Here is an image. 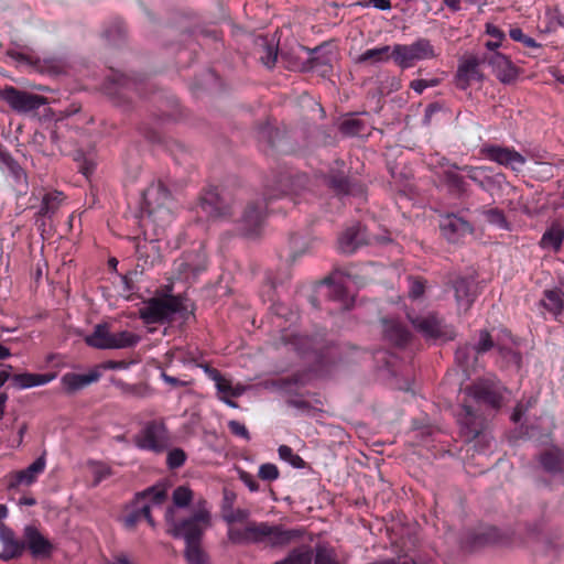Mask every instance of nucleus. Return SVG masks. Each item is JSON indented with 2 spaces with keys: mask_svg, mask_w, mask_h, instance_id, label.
<instances>
[{
  "mask_svg": "<svg viewBox=\"0 0 564 564\" xmlns=\"http://www.w3.org/2000/svg\"><path fill=\"white\" fill-rule=\"evenodd\" d=\"M304 534L302 529H286L267 521H251L243 528H229L227 535L235 544H257L263 549H284Z\"/></svg>",
  "mask_w": 564,
  "mask_h": 564,
  "instance_id": "nucleus-1",
  "label": "nucleus"
},
{
  "mask_svg": "<svg viewBox=\"0 0 564 564\" xmlns=\"http://www.w3.org/2000/svg\"><path fill=\"white\" fill-rule=\"evenodd\" d=\"M173 199L167 188L161 183H154L143 193V213L141 224L148 230L152 227L158 238L161 231L173 220Z\"/></svg>",
  "mask_w": 564,
  "mask_h": 564,
  "instance_id": "nucleus-2",
  "label": "nucleus"
},
{
  "mask_svg": "<svg viewBox=\"0 0 564 564\" xmlns=\"http://www.w3.org/2000/svg\"><path fill=\"white\" fill-rule=\"evenodd\" d=\"M174 513L173 507L165 512V520L170 527L169 533L175 539L184 540L185 550L200 546L203 534L210 527L209 511L200 507L191 517L182 520H176Z\"/></svg>",
  "mask_w": 564,
  "mask_h": 564,
  "instance_id": "nucleus-3",
  "label": "nucleus"
},
{
  "mask_svg": "<svg viewBox=\"0 0 564 564\" xmlns=\"http://www.w3.org/2000/svg\"><path fill=\"white\" fill-rule=\"evenodd\" d=\"M141 337L129 330L111 333L107 324H97L91 334L85 337V343L96 349H124L139 344Z\"/></svg>",
  "mask_w": 564,
  "mask_h": 564,
  "instance_id": "nucleus-4",
  "label": "nucleus"
},
{
  "mask_svg": "<svg viewBox=\"0 0 564 564\" xmlns=\"http://www.w3.org/2000/svg\"><path fill=\"white\" fill-rule=\"evenodd\" d=\"M272 312L275 315V321L273 323L278 327L282 326V321H285L286 323H290V326H293L299 319L297 312L290 310L282 303L273 304ZM280 340L283 345L290 346L300 355H306L308 349L312 347V339L310 337L297 334L296 330L291 327H283L281 329Z\"/></svg>",
  "mask_w": 564,
  "mask_h": 564,
  "instance_id": "nucleus-5",
  "label": "nucleus"
},
{
  "mask_svg": "<svg viewBox=\"0 0 564 564\" xmlns=\"http://www.w3.org/2000/svg\"><path fill=\"white\" fill-rule=\"evenodd\" d=\"M391 57L402 69L411 68L415 63L437 57L434 46L427 39H417L411 44H395Z\"/></svg>",
  "mask_w": 564,
  "mask_h": 564,
  "instance_id": "nucleus-6",
  "label": "nucleus"
},
{
  "mask_svg": "<svg viewBox=\"0 0 564 564\" xmlns=\"http://www.w3.org/2000/svg\"><path fill=\"white\" fill-rule=\"evenodd\" d=\"M134 445L145 452L155 454L164 452L170 444V435L163 421L145 422L133 437Z\"/></svg>",
  "mask_w": 564,
  "mask_h": 564,
  "instance_id": "nucleus-7",
  "label": "nucleus"
},
{
  "mask_svg": "<svg viewBox=\"0 0 564 564\" xmlns=\"http://www.w3.org/2000/svg\"><path fill=\"white\" fill-rule=\"evenodd\" d=\"M460 172L465 173L471 182L491 196L501 194L510 187L506 175L500 172L495 173L489 166L464 165Z\"/></svg>",
  "mask_w": 564,
  "mask_h": 564,
  "instance_id": "nucleus-8",
  "label": "nucleus"
},
{
  "mask_svg": "<svg viewBox=\"0 0 564 564\" xmlns=\"http://www.w3.org/2000/svg\"><path fill=\"white\" fill-rule=\"evenodd\" d=\"M183 308L178 297L152 299L140 310V317L147 324L169 322Z\"/></svg>",
  "mask_w": 564,
  "mask_h": 564,
  "instance_id": "nucleus-9",
  "label": "nucleus"
},
{
  "mask_svg": "<svg viewBox=\"0 0 564 564\" xmlns=\"http://www.w3.org/2000/svg\"><path fill=\"white\" fill-rule=\"evenodd\" d=\"M0 99L18 113H28L37 110L46 104V98L41 95L19 90L13 86H7L0 90Z\"/></svg>",
  "mask_w": 564,
  "mask_h": 564,
  "instance_id": "nucleus-10",
  "label": "nucleus"
},
{
  "mask_svg": "<svg viewBox=\"0 0 564 564\" xmlns=\"http://www.w3.org/2000/svg\"><path fill=\"white\" fill-rule=\"evenodd\" d=\"M413 327L425 338V339H443L451 340L455 336L453 327L444 324L433 313L412 317L408 314Z\"/></svg>",
  "mask_w": 564,
  "mask_h": 564,
  "instance_id": "nucleus-11",
  "label": "nucleus"
},
{
  "mask_svg": "<svg viewBox=\"0 0 564 564\" xmlns=\"http://www.w3.org/2000/svg\"><path fill=\"white\" fill-rule=\"evenodd\" d=\"M480 154L487 160L501 166L510 169L513 172H521L527 163V159L514 148L500 144H485L480 148Z\"/></svg>",
  "mask_w": 564,
  "mask_h": 564,
  "instance_id": "nucleus-12",
  "label": "nucleus"
},
{
  "mask_svg": "<svg viewBox=\"0 0 564 564\" xmlns=\"http://www.w3.org/2000/svg\"><path fill=\"white\" fill-rule=\"evenodd\" d=\"M206 253L202 245H198L174 261V272L178 280L189 282L206 269Z\"/></svg>",
  "mask_w": 564,
  "mask_h": 564,
  "instance_id": "nucleus-13",
  "label": "nucleus"
},
{
  "mask_svg": "<svg viewBox=\"0 0 564 564\" xmlns=\"http://www.w3.org/2000/svg\"><path fill=\"white\" fill-rule=\"evenodd\" d=\"M465 391L475 401L498 409L502 401L505 388L495 378H486L467 387Z\"/></svg>",
  "mask_w": 564,
  "mask_h": 564,
  "instance_id": "nucleus-14",
  "label": "nucleus"
},
{
  "mask_svg": "<svg viewBox=\"0 0 564 564\" xmlns=\"http://www.w3.org/2000/svg\"><path fill=\"white\" fill-rule=\"evenodd\" d=\"M481 63L487 64L499 82L510 84L518 77V68L511 59L498 52H486L481 57Z\"/></svg>",
  "mask_w": 564,
  "mask_h": 564,
  "instance_id": "nucleus-15",
  "label": "nucleus"
},
{
  "mask_svg": "<svg viewBox=\"0 0 564 564\" xmlns=\"http://www.w3.org/2000/svg\"><path fill=\"white\" fill-rule=\"evenodd\" d=\"M494 347V341L487 330H480L479 339L475 345H465L456 350L455 359L457 364L467 372L474 367L476 358L474 355L487 352Z\"/></svg>",
  "mask_w": 564,
  "mask_h": 564,
  "instance_id": "nucleus-16",
  "label": "nucleus"
},
{
  "mask_svg": "<svg viewBox=\"0 0 564 564\" xmlns=\"http://www.w3.org/2000/svg\"><path fill=\"white\" fill-rule=\"evenodd\" d=\"M351 283V278L344 274L334 275L325 280L328 296L338 302L345 310L351 308L355 303V296L349 291Z\"/></svg>",
  "mask_w": 564,
  "mask_h": 564,
  "instance_id": "nucleus-17",
  "label": "nucleus"
},
{
  "mask_svg": "<svg viewBox=\"0 0 564 564\" xmlns=\"http://www.w3.org/2000/svg\"><path fill=\"white\" fill-rule=\"evenodd\" d=\"M45 456L41 455L26 468L10 474L8 478V487L18 488L20 486H31L45 470Z\"/></svg>",
  "mask_w": 564,
  "mask_h": 564,
  "instance_id": "nucleus-18",
  "label": "nucleus"
},
{
  "mask_svg": "<svg viewBox=\"0 0 564 564\" xmlns=\"http://www.w3.org/2000/svg\"><path fill=\"white\" fill-rule=\"evenodd\" d=\"M440 227L442 235L449 242L454 243L473 231V226L467 220L456 215H446L443 217Z\"/></svg>",
  "mask_w": 564,
  "mask_h": 564,
  "instance_id": "nucleus-19",
  "label": "nucleus"
},
{
  "mask_svg": "<svg viewBox=\"0 0 564 564\" xmlns=\"http://www.w3.org/2000/svg\"><path fill=\"white\" fill-rule=\"evenodd\" d=\"M462 166L455 164H446L443 172L440 174V182L447 191L458 197L465 196L468 193V183L465 177L458 173Z\"/></svg>",
  "mask_w": 564,
  "mask_h": 564,
  "instance_id": "nucleus-20",
  "label": "nucleus"
},
{
  "mask_svg": "<svg viewBox=\"0 0 564 564\" xmlns=\"http://www.w3.org/2000/svg\"><path fill=\"white\" fill-rule=\"evenodd\" d=\"M24 545L29 549L35 558L48 557L52 553L53 545L45 539L40 531L32 525L24 529Z\"/></svg>",
  "mask_w": 564,
  "mask_h": 564,
  "instance_id": "nucleus-21",
  "label": "nucleus"
},
{
  "mask_svg": "<svg viewBox=\"0 0 564 564\" xmlns=\"http://www.w3.org/2000/svg\"><path fill=\"white\" fill-rule=\"evenodd\" d=\"M333 53L328 45H321L310 51L305 69L327 76L332 72Z\"/></svg>",
  "mask_w": 564,
  "mask_h": 564,
  "instance_id": "nucleus-22",
  "label": "nucleus"
},
{
  "mask_svg": "<svg viewBox=\"0 0 564 564\" xmlns=\"http://www.w3.org/2000/svg\"><path fill=\"white\" fill-rule=\"evenodd\" d=\"M263 224V208L260 205H251L249 206L240 223H239V231L248 238L256 237L262 227Z\"/></svg>",
  "mask_w": 564,
  "mask_h": 564,
  "instance_id": "nucleus-23",
  "label": "nucleus"
},
{
  "mask_svg": "<svg viewBox=\"0 0 564 564\" xmlns=\"http://www.w3.org/2000/svg\"><path fill=\"white\" fill-rule=\"evenodd\" d=\"M367 243L364 228L356 224L347 228L338 238V249L341 253H354L360 246Z\"/></svg>",
  "mask_w": 564,
  "mask_h": 564,
  "instance_id": "nucleus-24",
  "label": "nucleus"
},
{
  "mask_svg": "<svg viewBox=\"0 0 564 564\" xmlns=\"http://www.w3.org/2000/svg\"><path fill=\"white\" fill-rule=\"evenodd\" d=\"M455 300L458 310L467 311L475 301V282L471 279L459 278L454 282Z\"/></svg>",
  "mask_w": 564,
  "mask_h": 564,
  "instance_id": "nucleus-25",
  "label": "nucleus"
},
{
  "mask_svg": "<svg viewBox=\"0 0 564 564\" xmlns=\"http://www.w3.org/2000/svg\"><path fill=\"white\" fill-rule=\"evenodd\" d=\"M101 373L98 370H90L88 373L67 372L63 375L61 381L64 389L68 392L78 391L94 382H97Z\"/></svg>",
  "mask_w": 564,
  "mask_h": 564,
  "instance_id": "nucleus-26",
  "label": "nucleus"
},
{
  "mask_svg": "<svg viewBox=\"0 0 564 564\" xmlns=\"http://www.w3.org/2000/svg\"><path fill=\"white\" fill-rule=\"evenodd\" d=\"M0 539L2 543V551L0 552V557L2 560H11L20 556L25 545L23 542H20L14 533L10 529H3L0 532Z\"/></svg>",
  "mask_w": 564,
  "mask_h": 564,
  "instance_id": "nucleus-27",
  "label": "nucleus"
},
{
  "mask_svg": "<svg viewBox=\"0 0 564 564\" xmlns=\"http://www.w3.org/2000/svg\"><path fill=\"white\" fill-rule=\"evenodd\" d=\"M457 421L460 424L462 433L468 438H475L480 431L478 417L473 409L468 405H462L457 413Z\"/></svg>",
  "mask_w": 564,
  "mask_h": 564,
  "instance_id": "nucleus-28",
  "label": "nucleus"
},
{
  "mask_svg": "<svg viewBox=\"0 0 564 564\" xmlns=\"http://www.w3.org/2000/svg\"><path fill=\"white\" fill-rule=\"evenodd\" d=\"M384 337L395 346H404L410 339V332L394 319H383Z\"/></svg>",
  "mask_w": 564,
  "mask_h": 564,
  "instance_id": "nucleus-29",
  "label": "nucleus"
},
{
  "mask_svg": "<svg viewBox=\"0 0 564 564\" xmlns=\"http://www.w3.org/2000/svg\"><path fill=\"white\" fill-rule=\"evenodd\" d=\"M199 208L210 218H220L225 215L221 207V199L216 188H210L204 193L199 200Z\"/></svg>",
  "mask_w": 564,
  "mask_h": 564,
  "instance_id": "nucleus-30",
  "label": "nucleus"
},
{
  "mask_svg": "<svg viewBox=\"0 0 564 564\" xmlns=\"http://www.w3.org/2000/svg\"><path fill=\"white\" fill-rule=\"evenodd\" d=\"M392 48L389 45H382L365 51L364 53L354 57L356 64H371L379 65L387 63L391 57Z\"/></svg>",
  "mask_w": 564,
  "mask_h": 564,
  "instance_id": "nucleus-31",
  "label": "nucleus"
},
{
  "mask_svg": "<svg viewBox=\"0 0 564 564\" xmlns=\"http://www.w3.org/2000/svg\"><path fill=\"white\" fill-rule=\"evenodd\" d=\"M540 304L550 314L557 317L564 312V292L557 288L545 290Z\"/></svg>",
  "mask_w": 564,
  "mask_h": 564,
  "instance_id": "nucleus-32",
  "label": "nucleus"
},
{
  "mask_svg": "<svg viewBox=\"0 0 564 564\" xmlns=\"http://www.w3.org/2000/svg\"><path fill=\"white\" fill-rule=\"evenodd\" d=\"M540 464L545 471L557 475L564 473V453L553 447L540 456Z\"/></svg>",
  "mask_w": 564,
  "mask_h": 564,
  "instance_id": "nucleus-33",
  "label": "nucleus"
},
{
  "mask_svg": "<svg viewBox=\"0 0 564 564\" xmlns=\"http://www.w3.org/2000/svg\"><path fill=\"white\" fill-rule=\"evenodd\" d=\"M55 378V375L51 373H19L12 377L13 383L19 389H30L34 387L45 386Z\"/></svg>",
  "mask_w": 564,
  "mask_h": 564,
  "instance_id": "nucleus-34",
  "label": "nucleus"
},
{
  "mask_svg": "<svg viewBox=\"0 0 564 564\" xmlns=\"http://www.w3.org/2000/svg\"><path fill=\"white\" fill-rule=\"evenodd\" d=\"M564 240V228L560 224H552L542 235L540 246L543 249L558 251Z\"/></svg>",
  "mask_w": 564,
  "mask_h": 564,
  "instance_id": "nucleus-35",
  "label": "nucleus"
},
{
  "mask_svg": "<svg viewBox=\"0 0 564 564\" xmlns=\"http://www.w3.org/2000/svg\"><path fill=\"white\" fill-rule=\"evenodd\" d=\"M142 519H145L152 528L155 527V522L151 516V505L141 503L139 507L134 508L127 516H124L122 522L123 525L130 530L133 529L134 525Z\"/></svg>",
  "mask_w": 564,
  "mask_h": 564,
  "instance_id": "nucleus-36",
  "label": "nucleus"
},
{
  "mask_svg": "<svg viewBox=\"0 0 564 564\" xmlns=\"http://www.w3.org/2000/svg\"><path fill=\"white\" fill-rule=\"evenodd\" d=\"M313 561V551L310 545L303 544L291 550L288 555L272 564H311Z\"/></svg>",
  "mask_w": 564,
  "mask_h": 564,
  "instance_id": "nucleus-37",
  "label": "nucleus"
},
{
  "mask_svg": "<svg viewBox=\"0 0 564 564\" xmlns=\"http://www.w3.org/2000/svg\"><path fill=\"white\" fill-rule=\"evenodd\" d=\"M167 498L166 489L161 486H153L144 490L139 497L138 502L151 505V510L160 507Z\"/></svg>",
  "mask_w": 564,
  "mask_h": 564,
  "instance_id": "nucleus-38",
  "label": "nucleus"
},
{
  "mask_svg": "<svg viewBox=\"0 0 564 564\" xmlns=\"http://www.w3.org/2000/svg\"><path fill=\"white\" fill-rule=\"evenodd\" d=\"M485 32L492 37V40L485 43L487 52L498 51V48L501 47L506 41L505 32L492 23H486Z\"/></svg>",
  "mask_w": 564,
  "mask_h": 564,
  "instance_id": "nucleus-39",
  "label": "nucleus"
},
{
  "mask_svg": "<svg viewBox=\"0 0 564 564\" xmlns=\"http://www.w3.org/2000/svg\"><path fill=\"white\" fill-rule=\"evenodd\" d=\"M256 44L263 48V54L260 56L262 64L265 67L271 68L276 62V57H278L276 46L273 44H269L268 40L263 36L257 37Z\"/></svg>",
  "mask_w": 564,
  "mask_h": 564,
  "instance_id": "nucleus-40",
  "label": "nucleus"
},
{
  "mask_svg": "<svg viewBox=\"0 0 564 564\" xmlns=\"http://www.w3.org/2000/svg\"><path fill=\"white\" fill-rule=\"evenodd\" d=\"M479 62L477 58L471 57L462 62L457 69V77L459 79H464L465 82H469L470 79H476L479 77L478 72Z\"/></svg>",
  "mask_w": 564,
  "mask_h": 564,
  "instance_id": "nucleus-41",
  "label": "nucleus"
},
{
  "mask_svg": "<svg viewBox=\"0 0 564 564\" xmlns=\"http://www.w3.org/2000/svg\"><path fill=\"white\" fill-rule=\"evenodd\" d=\"M63 200L61 192H52L44 195L40 207V214L43 216H51L55 213Z\"/></svg>",
  "mask_w": 564,
  "mask_h": 564,
  "instance_id": "nucleus-42",
  "label": "nucleus"
},
{
  "mask_svg": "<svg viewBox=\"0 0 564 564\" xmlns=\"http://www.w3.org/2000/svg\"><path fill=\"white\" fill-rule=\"evenodd\" d=\"M496 538H497L496 529L490 528L481 534H474V535L469 536L467 540H464L463 547L468 549V550H474L475 547H477L479 545L495 542Z\"/></svg>",
  "mask_w": 564,
  "mask_h": 564,
  "instance_id": "nucleus-43",
  "label": "nucleus"
},
{
  "mask_svg": "<svg viewBox=\"0 0 564 564\" xmlns=\"http://www.w3.org/2000/svg\"><path fill=\"white\" fill-rule=\"evenodd\" d=\"M313 564H340L336 557L335 551L325 545L317 544L315 546V556Z\"/></svg>",
  "mask_w": 564,
  "mask_h": 564,
  "instance_id": "nucleus-44",
  "label": "nucleus"
},
{
  "mask_svg": "<svg viewBox=\"0 0 564 564\" xmlns=\"http://www.w3.org/2000/svg\"><path fill=\"white\" fill-rule=\"evenodd\" d=\"M278 454L280 459L290 464L293 468L302 469L305 467L306 463L304 459L293 452V449L288 445H280L278 448Z\"/></svg>",
  "mask_w": 564,
  "mask_h": 564,
  "instance_id": "nucleus-45",
  "label": "nucleus"
},
{
  "mask_svg": "<svg viewBox=\"0 0 564 564\" xmlns=\"http://www.w3.org/2000/svg\"><path fill=\"white\" fill-rule=\"evenodd\" d=\"M0 169L7 170L15 178H20L23 175V171L11 154L7 151L0 150Z\"/></svg>",
  "mask_w": 564,
  "mask_h": 564,
  "instance_id": "nucleus-46",
  "label": "nucleus"
},
{
  "mask_svg": "<svg viewBox=\"0 0 564 564\" xmlns=\"http://www.w3.org/2000/svg\"><path fill=\"white\" fill-rule=\"evenodd\" d=\"M250 517V511L248 509H234L231 506L224 507L223 509V519L228 523L232 524L236 522H243L248 520Z\"/></svg>",
  "mask_w": 564,
  "mask_h": 564,
  "instance_id": "nucleus-47",
  "label": "nucleus"
},
{
  "mask_svg": "<svg viewBox=\"0 0 564 564\" xmlns=\"http://www.w3.org/2000/svg\"><path fill=\"white\" fill-rule=\"evenodd\" d=\"M172 499L174 507L185 508L191 503L193 492L188 487L180 486L174 489Z\"/></svg>",
  "mask_w": 564,
  "mask_h": 564,
  "instance_id": "nucleus-48",
  "label": "nucleus"
},
{
  "mask_svg": "<svg viewBox=\"0 0 564 564\" xmlns=\"http://www.w3.org/2000/svg\"><path fill=\"white\" fill-rule=\"evenodd\" d=\"M484 216L489 224H491L500 229L509 228V225L505 217V214L498 208H491V209L486 210L484 213Z\"/></svg>",
  "mask_w": 564,
  "mask_h": 564,
  "instance_id": "nucleus-49",
  "label": "nucleus"
},
{
  "mask_svg": "<svg viewBox=\"0 0 564 564\" xmlns=\"http://www.w3.org/2000/svg\"><path fill=\"white\" fill-rule=\"evenodd\" d=\"M184 556L187 561V564H210L208 555L203 551L200 546L185 550Z\"/></svg>",
  "mask_w": 564,
  "mask_h": 564,
  "instance_id": "nucleus-50",
  "label": "nucleus"
},
{
  "mask_svg": "<svg viewBox=\"0 0 564 564\" xmlns=\"http://www.w3.org/2000/svg\"><path fill=\"white\" fill-rule=\"evenodd\" d=\"M75 160L78 163L79 172L84 174L86 177H88L95 171L97 163L91 154L84 155L82 153H77Z\"/></svg>",
  "mask_w": 564,
  "mask_h": 564,
  "instance_id": "nucleus-51",
  "label": "nucleus"
},
{
  "mask_svg": "<svg viewBox=\"0 0 564 564\" xmlns=\"http://www.w3.org/2000/svg\"><path fill=\"white\" fill-rule=\"evenodd\" d=\"M186 460V454L181 448H173L167 453L166 464L169 468L176 469L184 465Z\"/></svg>",
  "mask_w": 564,
  "mask_h": 564,
  "instance_id": "nucleus-52",
  "label": "nucleus"
},
{
  "mask_svg": "<svg viewBox=\"0 0 564 564\" xmlns=\"http://www.w3.org/2000/svg\"><path fill=\"white\" fill-rule=\"evenodd\" d=\"M259 477L265 481H274L279 478L280 473L274 464L265 463L259 467Z\"/></svg>",
  "mask_w": 564,
  "mask_h": 564,
  "instance_id": "nucleus-53",
  "label": "nucleus"
},
{
  "mask_svg": "<svg viewBox=\"0 0 564 564\" xmlns=\"http://www.w3.org/2000/svg\"><path fill=\"white\" fill-rule=\"evenodd\" d=\"M90 467H91V473L94 475V484L95 485H98L99 482H101L111 473L110 467H108L107 465H105L102 463L93 462V463H90Z\"/></svg>",
  "mask_w": 564,
  "mask_h": 564,
  "instance_id": "nucleus-54",
  "label": "nucleus"
},
{
  "mask_svg": "<svg viewBox=\"0 0 564 564\" xmlns=\"http://www.w3.org/2000/svg\"><path fill=\"white\" fill-rule=\"evenodd\" d=\"M228 427L235 436L240 437L247 442L250 441V433L243 423L231 420L228 422Z\"/></svg>",
  "mask_w": 564,
  "mask_h": 564,
  "instance_id": "nucleus-55",
  "label": "nucleus"
},
{
  "mask_svg": "<svg viewBox=\"0 0 564 564\" xmlns=\"http://www.w3.org/2000/svg\"><path fill=\"white\" fill-rule=\"evenodd\" d=\"M340 131L347 135H357L361 132L360 121L356 118H349L341 122Z\"/></svg>",
  "mask_w": 564,
  "mask_h": 564,
  "instance_id": "nucleus-56",
  "label": "nucleus"
},
{
  "mask_svg": "<svg viewBox=\"0 0 564 564\" xmlns=\"http://www.w3.org/2000/svg\"><path fill=\"white\" fill-rule=\"evenodd\" d=\"M329 185L337 194L346 195L350 193V183L346 177H333L329 180Z\"/></svg>",
  "mask_w": 564,
  "mask_h": 564,
  "instance_id": "nucleus-57",
  "label": "nucleus"
},
{
  "mask_svg": "<svg viewBox=\"0 0 564 564\" xmlns=\"http://www.w3.org/2000/svg\"><path fill=\"white\" fill-rule=\"evenodd\" d=\"M440 84L437 78L432 79H415L412 80L410 87L419 95H421L426 88L435 87Z\"/></svg>",
  "mask_w": 564,
  "mask_h": 564,
  "instance_id": "nucleus-58",
  "label": "nucleus"
},
{
  "mask_svg": "<svg viewBox=\"0 0 564 564\" xmlns=\"http://www.w3.org/2000/svg\"><path fill=\"white\" fill-rule=\"evenodd\" d=\"M215 387L217 389V392L220 395L225 397H231L232 395V384L229 380L225 379L224 377L215 383Z\"/></svg>",
  "mask_w": 564,
  "mask_h": 564,
  "instance_id": "nucleus-59",
  "label": "nucleus"
},
{
  "mask_svg": "<svg viewBox=\"0 0 564 564\" xmlns=\"http://www.w3.org/2000/svg\"><path fill=\"white\" fill-rule=\"evenodd\" d=\"M424 292V284L417 280H410L409 295L412 299L420 297Z\"/></svg>",
  "mask_w": 564,
  "mask_h": 564,
  "instance_id": "nucleus-60",
  "label": "nucleus"
},
{
  "mask_svg": "<svg viewBox=\"0 0 564 564\" xmlns=\"http://www.w3.org/2000/svg\"><path fill=\"white\" fill-rule=\"evenodd\" d=\"M240 479L251 492H257L259 490V484L252 475L242 473L240 475Z\"/></svg>",
  "mask_w": 564,
  "mask_h": 564,
  "instance_id": "nucleus-61",
  "label": "nucleus"
},
{
  "mask_svg": "<svg viewBox=\"0 0 564 564\" xmlns=\"http://www.w3.org/2000/svg\"><path fill=\"white\" fill-rule=\"evenodd\" d=\"M105 564H134V562L130 558L129 555L120 553L115 555L111 561H108Z\"/></svg>",
  "mask_w": 564,
  "mask_h": 564,
  "instance_id": "nucleus-62",
  "label": "nucleus"
},
{
  "mask_svg": "<svg viewBox=\"0 0 564 564\" xmlns=\"http://www.w3.org/2000/svg\"><path fill=\"white\" fill-rule=\"evenodd\" d=\"M369 3L381 11H389L391 9L390 0H369Z\"/></svg>",
  "mask_w": 564,
  "mask_h": 564,
  "instance_id": "nucleus-63",
  "label": "nucleus"
},
{
  "mask_svg": "<svg viewBox=\"0 0 564 564\" xmlns=\"http://www.w3.org/2000/svg\"><path fill=\"white\" fill-rule=\"evenodd\" d=\"M204 372L215 383L218 382L223 378L221 373L217 369L208 367V366L204 367Z\"/></svg>",
  "mask_w": 564,
  "mask_h": 564,
  "instance_id": "nucleus-64",
  "label": "nucleus"
}]
</instances>
